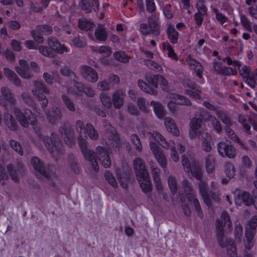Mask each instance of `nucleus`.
<instances>
[{
    "mask_svg": "<svg viewBox=\"0 0 257 257\" xmlns=\"http://www.w3.org/2000/svg\"><path fill=\"white\" fill-rule=\"evenodd\" d=\"M232 222L229 214L225 211L223 212L219 219L216 221L217 239L219 244L223 245L224 232L229 231L232 229Z\"/></svg>",
    "mask_w": 257,
    "mask_h": 257,
    "instance_id": "nucleus-1",
    "label": "nucleus"
},
{
    "mask_svg": "<svg viewBox=\"0 0 257 257\" xmlns=\"http://www.w3.org/2000/svg\"><path fill=\"white\" fill-rule=\"evenodd\" d=\"M150 146L153 154L160 166L163 169H166L167 167V161L163 151L156 143H150Z\"/></svg>",
    "mask_w": 257,
    "mask_h": 257,
    "instance_id": "nucleus-10",
    "label": "nucleus"
},
{
    "mask_svg": "<svg viewBox=\"0 0 257 257\" xmlns=\"http://www.w3.org/2000/svg\"><path fill=\"white\" fill-rule=\"evenodd\" d=\"M39 50L40 53L45 56L53 57L52 51L47 46H41L39 47Z\"/></svg>",
    "mask_w": 257,
    "mask_h": 257,
    "instance_id": "nucleus-63",
    "label": "nucleus"
},
{
    "mask_svg": "<svg viewBox=\"0 0 257 257\" xmlns=\"http://www.w3.org/2000/svg\"><path fill=\"white\" fill-rule=\"evenodd\" d=\"M150 104L153 106L154 111L157 116L160 119H162L165 114L164 107L162 104L161 103L156 102L154 100H152Z\"/></svg>",
    "mask_w": 257,
    "mask_h": 257,
    "instance_id": "nucleus-36",
    "label": "nucleus"
},
{
    "mask_svg": "<svg viewBox=\"0 0 257 257\" xmlns=\"http://www.w3.org/2000/svg\"><path fill=\"white\" fill-rule=\"evenodd\" d=\"M208 120L210 121L214 130L217 133L220 134L222 132V128L221 124L219 121L214 116L209 115Z\"/></svg>",
    "mask_w": 257,
    "mask_h": 257,
    "instance_id": "nucleus-44",
    "label": "nucleus"
},
{
    "mask_svg": "<svg viewBox=\"0 0 257 257\" xmlns=\"http://www.w3.org/2000/svg\"><path fill=\"white\" fill-rule=\"evenodd\" d=\"M215 159L214 157L209 154L205 158V168L208 174H212L215 170Z\"/></svg>",
    "mask_w": 257,
    "mask_h": 257,
    "instance_id": "nucleus-37",
    "label": "nucleus"
},
{
    "mask_svg": "<svg viewBox=\"0 0 257 257\" xmlns=\"http://www.w3.org/2000/svg\"><path fill=\"white\" fill-rule=\"evenodd\" d=\"M131 141L138 152H140L142 151V146L140 139L137 135L133 134L131 136Z\"/></svg>",
    "mask_w": 257,
    "mask_h": 257,
    "instance_id": "nucleus-54",
    "label": "nucleus"
},
{
    "mask_svg": "<svg viewBox=\"0 0 257 257\" xmlns=\"http://www.w3.org/2000/svg\"><path fill=\"white\" fill-rule=\"evenodd\" d=\"M62 99L66 107L71 111H75L76 110V106L73 100L66 95L62 96Z\"/></svg>",
    "mask_w": 257,
    "mask_h": 257,
    "instance_id": "nucleus-47",
    "label": "nucleus"
},
{
    "mask_svg": "<svg viewBox=\"0 0 257 257\" xmlns=\"http://www.w3.org/2000/svg\"><path fill=\"white\" fill-rule=\"evenodd\" d=\"M164 124L168 132L176 136L179 135V131L175 121L170 117H166L164 119Z\"/></svg>",
    "mask_w": 257,
    "mask_h": 257,
    "instance_id": "nucleus-27",
    "label": "nucleus"
},
{
    "mask_svg": "<svg viewBox=\"0 0 257 257\" xmlns=\"http://www.w3.org/2000/svg\"><path fill=\"white\" fill-rule=\"evenodd\" d=\"M182 185L184 188L187 198H188V197L189 196H193L195 194L192 186L190 185L187 179H184L183 180Z\"/></svg>",
    "mask_w": 257,
    "mask_h": 257,
    "instance_id": "nucleus-51",
    "label": "nucleus"
},
{
    "mask_svg": "<svg viewBox=\"0 0 257 257\" xmlns=\"http://www.w3.org/2000/svg\"><path fill=\"white\" fill-rule=\"evenodd\" d=\"M149 164L157 190H162L163 186L160 177V169L158 167L156 163L153 160L150 161Z\"/></svg>",
    "mask_w": 257,
    "mask_h": 257,
    "instance_id": "nucleus-15",
    "label": "nucleus"
},
{
    "mask_svg": "<svg viewBox=\"0 0 257 257\" xmlns=\"http://www.w3.org/2000/svg\"><path fill=\"white\" fill-rule=\"evenodd\" d=\"M240 198L242 202L246 206H250L252 204H254V200L250 194L247 192H242L240 195Z\"/></svg>",
    "mask_w": 257,
    "mask_h": 257,
    "instance_id": "nucleus-50",
    "label": "nucleus"
},
{
    "mask_svg": "<svg viewBox=\"0 0 257 257\" xmlns=\"http://www.w3.org/2000/svg\"><path fill=\"white\" fill-rule=\"evenodd\" d=\"M79 71L82 77L89 82L94 83L98 80L97 72L89 66H81L79 67Z\"/></svg>",
    "mask_w": 257,
    "mask_h": 257,
    "instance_id": "nucleus-13",
    "label": "nucleus"
},
{
    "mask_svg": "<svg viewBox=\"0 0 257 257\" xmlns=\"http://www.w3.org/2000/svg\"><path fill=\"white\" fill-rule=\"evenodd\" d=\"M10 145L11 147L19 154L23 155V151L20 144L14 140L10 141Z\"/></svg>",
    "mask_w": 257,
    "mask_h": 257,
    "instance_id": "nucleus-56",
    "label": "nucleus"
},
{
    "mask_svg": "<svg viewBox=\"0 0 257 257\" xmlns=\"http://www.w3.org/2000/svg\"><path fill=\"white\" fill-rule=\"evenodd\" d=\"M239 72L246 83L250 87L254 88L257 81V69L251 73L250 68L246 66H244L239 68Z\"/></svg>",
    "mask_w": 257,
    "mask_h": 257,
    "instance_id": "nucleus-8",
    "label": "nucleus"
},
{
    "mask_svg": "<svg viewBox=\"0 0 257 257\" xmlns=\"http://www.w3.org/2000/svg\"><path fill=\"white\" fill-rule=\"evenodd\" d=\"M102 125L105 129V135L110 146L111 147L118 148L121 142L115 128L106 119L102 120Z\"/></svg>",
    "mask_w": 257,
    "mask_h": 257,
    "instance_id": "nucleus-5",
    "label": "nucleus"
},
{
    "mask_svg": "<svg viewBox=\"0 0 257 257\" xmlns=\"http://www.w3.org/2000/svg\"><path fill=\"white\" fill-rule=\"evenodd\" d=\"M167 35L170 42L173 44H176L178 42V33L174 28L169 26L167 29Z\"/></svg>",
    "mask_w": 257,
    "mask_h": 257,
    "instance_id": "nucleus-43",
    "label": "nucleus"
},
{
    "mask_svg": "<svg viewBox=\"0 0 257 257\" xmlns=\"http://www.w3.org/2000/svg\"><path fill=\"white\" fill-rule=\"evenodd\" d=\"M94 35L96 39L99 41H105L108 36L106 28L103 25H100L96 28Z\"/></svg>",
    "mask_w": 257,
    "mask_h": 257,
    "instance_id": "nucleus-34",
    "label": "nucleus"
},
{
    "mask_svg": "<svg viewBox=\"0 0 257 257\" xmlns=\"http://www.w3.org/2000/svg\"><path fill=\"white\" fill-rule=\"evenodd\" d=\"M41 138L49 153L57 160L63 153L61 144L57 135L52 133L50 137L42 136Z\"/></svg>",
    "mask_w": 257,
    "mask_h": 257,
    "instance_id": "nucleus-2",
    "label": "nucleus"
},
{
    "mask_svg": "<svg viewBox=\"0 0 257 257\" xmlns=\"http://www.w3.org/2000/svg\"><path fill=\"white\" fill-rule=\"evenodd\" d=\"M3 121L5 124L11 131L18 130L19 125L14 117L9 113H4Z\"/></svg>",
    "mask_w": 257,
    "mask_h": 257,
    "instance_id": "nucleus-24",
    "label": "nucleus"
},
{
    "mask_svg": "<svg viewBox=\"0 0 257 257\" xmlns=\"http://www.w3.org/2000/svg\"><path fill=\"white\" fill-rule=\"evenodd\" d=\"M13 112L17 119L22 126L27 128L29 126L30 123L32 125L35 124V120H31L34 115L30 109L25 108L21 110L19 107L15 106L13 108Z\"/></svg>",
    "mask_w": 257,
    "mask_h": 257,
    "instance_id": "nucleus-4",
    "label": "nucleus"
},
{
    "mask_svg": "<svg viewBox=\"0 0 257 257\" xmlns=\"http://www.w3.org/2000/svg\"><path fill=\"white\" fill-rule=\"evenodd\" d=\"M42 34L36 29L31 31L32 37L38 43H43L44 42V38L42 36Z\"/></svg>",
    "mask_w": 257,
    "mask_h": 257,
    "instance_id": "nucleus-59",
    "label": "nucleus"
},
{
    "mask_svg": "<svg viewBox=\"0 0 257 257\" xmlns=\"http://www.w3.org/2000/svg\"><path fill=\"white\" fill-rule=\"evenodd\" d=\"M86 133L89 137L92 140L98 139L99 135L97 130L94 127L92 124L87 123L85 127V133Z\"/></svg>",
    "mask_w": 257,
    "mask_h": 257,
    "instance_id": "nucleus-39",
    "label": "nucleus"
},
{
    "mask_svg": "<svg viewBox=\"0 0 257 257\" xmlns=\"http://www.w3.org/2000/svg\"><path fill=\"white\" fill-rule=\"evenodd\" d=\"M97 88L100 91H108L110 89V83L106 81H99L97 83Z\"/></svg>",
    "mask_w": 257,
    "mask_h": 257,
    "instance_id": "nucleus-64",
    "label": "nucleus"
},
{
    "mask_svg": "<svg viewBox=\"0 0 257 257\" xmlns=\"http://www.w3.org/2000/svg\"><path fill=\"white\" fill-rule=\"evenodd\" d=\"M94 26V24L90 21L82 19L79 20L78 27L82 30L86 31L91 30Z\"/></svg>",
    "mask_w": 257,
    "mask_h": 257,
    "instance_id": "nucleus-41",
    "label": "nucleus"
},
{
    "mask_svg": "<svg viewBox=\"0 0 257 257\" xmlns=\"http://www.w3.org/2000/svg\"><path fill=\"white\" fill-rule=\"evenodd\" d=\"M223 245L219 244V245L222 247H226L227 253L230 257H236V248L234 244L233 241L230 239H224V237H223Z\"/></svg>",
    "mask_w": 257,
    "mask_h": 257,
    "instance_id": "nucleus-29",
    "label": "nucleus"
},
{
    "mask_svg": "<svg viewBox=\"0 0 257 257\" xmlns=\"http://www.w3.org/2000/svg\"><path fill=\"white\" fill-rule=\"evenodd\" d=\"M20 66L16 68L17 73L22 77L26 79H29L32 77L29 72V65L28 62L25 60H20L19 61Z\"/></svg>",
    "mask_w": 257,
    "mask_h": 257,
    "instance_id": "nucleus-22",
    "label": "nucleus"
},
{
    "mask_svg": "<svg viewBox=\"0 0 257 257\" xmlns=\"http://www.w3.org/2000/svg\"><path fill=\"white\" fill-rule=\"evenodd\" d=\"M216 115L225 124V126H231L233 124L232 121L227 116L226 112L220 110L217 112Z\"/></svg>",
    "mask_w": 257,
    "mask_h": 257,
    "instance_id": "nucleus-42",
    "label": "nucleus"
},
{
    "mask_svg": "<svg viewBox=\"0 0 257 257\" xmlns=\"http://www.w3.org/2000/svg\"><path fill=\"white\" fill-rule=\"evenodd\" d=\"M113 56L116 60L120 62L127 63L129 61V57L122 51L115 52L113 54Z\"/></svg>",
    "mask_w": 257,
    "mask_h": 257,
    "instance_id": "nucleus-52",
    "label": "nucleus"
},
{
    "mask_svg": "<svg viewBox=\"0 0 257 257\" xmlns=\"http://www.w3.org/2000/svg\"><path fill=\"white\" fill-rule=\"evenodd\" d=\"M142 191L145 193L151 192L152 190V184L149 175L144 177L142 179H137Z\"/></svg>",
    "mask_w": 257,
    "mask_h": 257,
    "instance_id": "nucleus-32",
    "label": "nucleus"
},
{
    "mask_svg": "<svg viewBox=\"0 0 257 257\" xmlns=\"http://www.w3.org/2000/svg\"><path fill=\"white\" fill-rule=\"evenodd\" d=\"M99 98L102 105L108 109L112 107V102L110 98L106 93L102 92L100 94Z\"/></svg>",
    "mask_w": 257,
    "mask_h": 257,
    "instance_id": "nucleus-49",
    "label": "nucleus"
},
{
    "mask_svg": "<svg viewBox=\"0 0 257 257\" xmlns=\"http://www.w3.org/2000/svg\"><path fill=\"white\" fill-rule=\"evenodd\" d=\"M224 171L226 176L229 178H232L235 175V168L230 162H226L225 164Z\"/></svg>",
    "mask_w": 257,
    "mask_h": 257,
    "instance_id": "nucleus-45",
    "label": "nucleus"
},
{
    "mask_svg": "<svg viewBox=\"0 0 257 257\" xmlns=\"http://www.w3.org/2000/svg\"><path fill=\"white\" fill-rule=\"evenodd\" d=\"M84 137L83 138L82 136L80 137V136H78V141L79 147L85 159L91 162L92 168L97 172L99 171V167L95 153L92 150L87 148L86 141L87 137L86 136Z\"/></svg>",
    "mask_w": 257,
    "mask_h": 257,
    "instance_id": "nucleus-3",
    "label": "nucleus"
},
{
    "mask_svg": "<svg viewBox=\"0 0 257 257\" xmlns=\"http://www.w3.org/2000/svg\"><path fill=\"white\" fill-rule=\"evenodd\" d=\"M81 9L85 13H90L91 12L92 8L94 11L97 13L99 10L98 0H91V4L88 0H80Z\"/></svg>",
    "mask_w": 257,
    "mask_h": 257,
    "instance_id": "nucleus-21",
    "label": "nucleus"
},
{
    "mask_svg": "<svg viewBox=\"0 0 257 257\" xmlns=\"http://www.w3.org/2000/svg\"><path fill=\"white\" fill-rule=\"evenodd\" d=\"M31 162L37 173H39L40 175L46 178H49V174L48 171L39 158L37 157H33L31 160Z\"/></svg>",
    "mask_w": 257,
    "mask_h": 257,
    "instance_id": "nucleus-17",
    "label": "nucleus"
},
{
    "mask_svg": "<svg viewBox=\"0 0 257 257\" xmlns=\"http://www.w3.org/2000/svg\"><path fill=\"white\" fill-rule=\"evenodd\" d=\"M47 43L50 49L54 50L58 53L62 54L64 51H67L66 47L62 45L55 38H49L47 40Z\"/></svg>",
    "mask_w": 257,
    "mask_h": 257,
    "instance_id": "nucleus-23",
    "label": "nucleus"
},
{
    "mask_svg": "<svg viewBox=\"0 0 257 257\" xmlns=\"http://www.w3.org/2000/svg\"><path fill=\"white\" fill-rule=\"evenodd\" d=\"M68 162L74 173H77L79 172V169L75 161L74 156L73 155H70L69 156Z\"/></svg>",
    "mask_w": 257,
    "mask_h": 257,
    "instance_id": "nucleus-60",
    "label": "nucleus"
},
{
    "mask_svg": "<svg viewBox=\"0 0 257 257\" xmlns=\"http://www.w3.org/2000/svg\"><path fill=\"white\" fill-rule=\"evenodd\" d=\"M104 177L107 182L114 188L117 187L116 181L112 174L109 171H106L104 173Z\"/></svg>",
    "mask_w": 257,
    "mask_h": 257,
    "instance_id": "nucleus-53",
    "label": "nucleus"
},
{
    "mask_svg": "<svg viewBox=\"0 0 257 257\" xmlns=\"http://www.w3.org/2000/svg\"><path fill=\"white\" fill-rule=\"evenodd\" d=\"M96 152L100 163L105 168H109L111 161L107 151L104 148L98 146L96 147Z\"/></svg>",
    "mask_w": 257,
    "mask_h": 257,
    "instance_id": "nucleus-16",
    "label": "nucleus"
},
{
    "mask_svg": "<svg viewBox=\"0 0 257 257\" xmlns=\"http://www.w3.org/2000/svg\"><path fill=\"white\" fill-rule=\"evenodd\" d=\"M206 187L207 185L206 183L201 180L199 183V191L202 196L204 202L207 206L209 207L211 205V201L209 197V194L207 192Z\"/></svg>",
    "mask_w": 257,
    "mask_h": 257,
    "instance_id": "nucleus-31",
    "label": "nucleus"
},
{
    "mask_svg": "<svg viewBox=\"0 0 257 257\" xmlns=\"http://www.w3.org/2000/svg\"><path fill=\"white\" fill-rule=\"evenodd\" d=\"M59 133L61 134L66 144L71 147L74 144V133L73 130L70 127L69 123L64 122L61 124L59 128Z\"/></svg>",
    "mask_w": 257,
    "mask_h": 257,
    "instance_id": "nucleus-9",
    "label": "nucleus"
},
{
    "mask_svg": "<svg viewBox=\"0 0 257 257\" xmlns=\"http://www.w3.org/2000/svg\"><path fill=\"white\" fill-rule=\"evenodd\" d=\"M74 86L77 89L75 92V94L79 96H81L83 95V91L84 87L82 83L78 82L77 79H73Z\"/></svg>",
    "mask_w": 257,
    "mask_h": 257,
    "instance_id": "nucleus-58",
    "label": "nucleus"
},
{
    "mask_svg": "<svg viewBox=\"0 0 257 257\" xmlns=\"http://www.w3.org/2000/svg\"><path fill=\"white\" fill-rule=\"evenodd\" d=\"M18 168L16 169L14 166L10 164L7 166V171L11 176V179L15 182H18L19 178L18 177V172H21V169L23 168V164L21 162L18 163Z\"/></svg>",
    "mask_w": 257,
    "mask_h": 257,
    "instance_id": "nucleus-28",
    "label": "nucleus"
},
{
    "mask_svg": "<svg viewBox=\"0 0 257 257\" xmlns=\"http://www.w3.org/2000/svg\"><path fill=\"white\" fill-rule=\"evenodd\" d=\"M148 22L151 33L155 36L159 35L160 34V25L158 23V19L156 17L149 18Z\"/></svg>",
    "mask_w": 257,
    "mask_h": 257,
    "instance_id": "nucleus-33",
    "label": "nucleus"
},
{
    "mask_svg": "<svg viewBox=\"0 0 257 257\" xmlns=\"http://www.w3.org/2000/svg\"><path fill=\"white\" fill-rule=\"evenodd\" d=\"M153 136L155 140L158 143H160V145L163 148L172 150L171 153V158L175 162H177L179 161V156L177 151L175 150L176 148L174 141H169L168 142L161 134L157 132L153 133Z\"/></svg>",
    "mask_w": 257,
    "mask_h": 257,
    "instance_id": "nucleus-7",
    "label": "nucleus"
},
{
    "mask_svg": "<svg viewBox=\"0 0 257 257\" xmlns=\"http://www.w3.org/2000/svg\"><path fill=\"white\" fill-rule=\"evenodd\" d=\"M133 168L137 179H142L149 175L145 163L140 158H136L133 161Z\"/></svg>",
    "mask_w": 257,
    "mask_h": 257,
    "instance_id": "nucleus-11",
    "label": "nucleus"
},
{
    "mask_svg": "<svg viewBox=\"0 0 257 257\" xmlns=\"http://www.w3.org/2000/svg\"><path fill=\"white\" fill-rule=\"evenodd\" d=\"M85 126H84L83 122L81 120H78L76 121L75 128L80 137H82L83 132L85 133Z\"/></svg>",
    "mask_w": 257,
    "mask_h": 257,
    "instance_id": "nucleus-61",
    "label": "nucleus"
},
{
    "mask_svg": "<svg viewBox=\"0 0 257 257\" xmlns=\"http://www.w3.org/2000/svg\"><path fill=\"white\" fill-rule=\"evenodd\" d=\"M240 20L242 26L249 32L252 31V29L250 25V22L247 18L243 15L240 14Z\"/></svg>",
    "mask_w": 257,
    "mask_h": 257,
    "instance_id": "nucleus-62",
    "label": "nucleus"
},
{
    "mask_svg": "<svg viewBox=\"0 0 257 257\" xmlns=\"http://www.w3.org/2000/svg\"><path fill=\"white\" fill-rule=\"evenodd\" d=\"M116 177L123 188L126 189L127 187V184L129 180V175L126 171H121L117 169L115 171Z\"/></svg>",
    "mask_w": 257,
    "mask_h": 257,
    "instance_id": "nucleus-30",
    "label": "nucleus"
},
{
    "mask_svg": "<svg viewBox=\"0 0 257 257\" xmlns=\"http://www.w3.org/2000/svg\"><path fill=\"white\" fill-rule=\"evenodd\" d=\"M224 130L225 131L226 134L230 139H231L235 143H237L242 149L245 150L248 149V147L245 145L243 142L239 139L234 131H233L230 128V126H225Z\"/></svg>",
    "mask_w": 257,
    "mask_h": 257,
    "instance_id": "nucleus-26",
    "label": "nucleus"
},
{
    "mask_svg": "<svg viewBox=\"0 0 257 257\" xmlns=\"http://www.w3.org/2000/svg\"><path fill=\"white\" fill-rule=\"evenodd\" d=\"M197 137L201 139L202 150L206 152H210L212 150L211 146L212 139L210 135L207 132H205Z\"/></svg>",
    "mask_w": 257,
    "mask_h": 257,
    "instance_id": "nucleus-25",
    "label": "nucleus"
},
{
    "mask_svg": "<svg viewBox=\"0 0 257 257\" xmlns=\"http://www.w3.org/2000/svg\"><path fill=\"white\" fill-rule=\"evenodd\" d=\"M1 92L5 99L3 100L2 98H0V103L2 106H4L6 109L8 108V104L6 101L9 102L12 105H15L16 100L9 88L3 87L1 88Z\"/></svg>",
    "mask_w": 257,
    "mask_h": 257,
    "instance_id": "nucleus-18",
    "label": "nucleus"
},
{
    "mask_svg": "<svg viewBox=\"0 0 257 257\" xmlns=\"http://www.w3.org/2000/svg\"><path fill=\"white\" fill-rule=\"evenodd\" d=\"M217 150L222 157L226 156L232 159L235 156L236 150L231 143L227 144L223 142H219L217 145Z\"/></svg>",
    "mask_w": 257,
    "mask_h": 257,
    "instance_id": "nucleus-12",
    "label": "nucleus"
},
{
    "mask_svg": "<svg viewBox=\"0 0 257 257\" xmlns=\"http://www.w3.org/2000/svg\"><path fill=\"white\" fill-rule=\"evenodd\" d=\"M204 119V116L201 113L195 114V117H193L190 122V126L196 136L201 135L205 132L199 130L201 127V123Z\"/></svg>",
    "mask_w": 257,
    "mask_h": 257,
    "instance_id": "nucleus-20",
    "label": "nucleus"
},
{
    "mask_svg": "<svg viewBox=\"0 0 257 257\" xmlns=\"http://www.w3.org/2000/svg\"><path fill=\"white\" fill-rule=\"evenodd\" d=\"M168 183L172 193L174 195L176 193L178 189L177 179L173 176H170L168 178Z\"/></svg>",
    "mask_w": 257,
    "mask_h": 257,
    "instance_id": "nucleus-48",
    "label": "nucleus"
},
{
    "mask_svg": "<svg viewBox=\"0 0 257 257\" xmlns=\"http://www.w3.org/2000/svg\"><path fill=\"white\" fill-rule=\"evenodd\" d=\"M46 117L49 122L52 124L56 125L63 117V113L60 108L54 106L50 110L45 111Z\"/></svg>",
    "mask_w": 257,
    "mask_h": 257,
    "instance_id": "nucleus-14",
    "label": "nucleus"
},
{
    "mask_svg": "<svg viewBox=\"0 0 257 257\" xmlns=\"http://www.w3.org/2000/svg\"><path fill=\"white\" fill-rule=\"evenodd\" d=\"M73 45L78 48H83L86 46L85 40L83 37H77L72 40Z\"/></svg>",
    "mask_w": 257,
    "mask_h": 257,
    "instance_id": "nucleus-57",
    "label": "nucleus"
},
{
    "mask_svg": "<svg viewBox=\"0 0 257 257\" xmlns=\"http://www.w3.org/2000/svg\"><path fill=\"white\" fill-rule=\"evenodd\" d=\"M4 73L8 79L12 82L15 85L20 86L21 83L17 74L9 68H4Z\"/></svg>",
    "mask_w": 257,
    "mask_h": 257,
    "instance_id": "nucleus-35",
    "label": "nucleus"
},
{
    "mask_svg": "<svg viewBox=\"0 0 257 257\" xmlns=\"http://www.w3.org/2000/svg\"><path fill=\"white\" fill-rule=\"evenodd\" d=\"M36 29L41 34L46 35H50L52 32V28L49 25H39Z\"/></svg>",
    "mask_w": 257,
    "mask_h": 257,
    "instance_id": "nucleus-55",
    "label": "nucleus"
},
{
    "mask_svg": "<svg viewBox=\"0 0 257 257\" xmlns=\"http://www.w3.org/2000/svg\"><path fill=\"white\" fill-rule=\"evenodd\" d=\"M187 199L188 201L190 202L193 204L195 210L197 212L198 216L201 218H202L203 216V214L202 211L200 204L199 202V200L196 198V195L195 194L193 196H189L188 197Z\"/></svg>",
    "mask_w": 257,
    "mask_h": 257,
    "instance_id": "nucleus-40",
    "label": "nucleus"
},
{
    "mask_svg": "<svg viewBox=\"0 0 257 257\" xmlns=\"http://www.w3.org/2000/svg\"><path fill=\"white\" fill-rule=\"evenodd\" d=\"M189 172H191L192 176L196 179L199 181L201 180L203 173L198 163L196 162L193 163L191 167L189 169Z\"/></svg>",
    "mask_w": 257,
    "mask_h": 257,
    "instance_id": "nucleus-38",
    "label": "nucleus"
},
{
    "mask_svg": "<svg viewBox=\"0 0 257 257\" xmlns=\"http://www.w3.org/2000/svg\"><path fill=\"white\" fill-rule=\"evenodd\" d=\"M60 72L61 74L63 76L70 77L73 80L77 79V77L76 76L75 73L68 66H65L61 68L60 70Z\"/></svg>",
    "mask_w": 257,
    "mask_h": 257,
    "instance_id": "nucleus-46",
    "label": "nucleus"
},
{
    "mask_svg": "<svg viewBox=\"0 0 257 257\" xmlns=\"http://www.w3.org/2000/svg\"><path fill=\"white\" fill-rule=\"evenodd\" d=\"M160 75L147 76L146 80L148 83L153 88L150 87L148 83L142 80L139 79L138 83L139 87L144 91L152 95H157V91L155 89L158 87Z\"/></svg>",
    "mask_w": 257,
    "mask_h": 257,
    "instance_id": "nucleus-6",
    "label": "nucleus"
},
{
    "mask_svg": "<svg viewBox=\"0 0 257 257\" xmlns=\"http://www.w3.org/2000/svg\"><path fill=\"white\" fill-rule=\"evenodd\" d=\"M126 95L124 91L121 89L114 91L112 95V102L115 109H120L123 106Z\"/></svg>",
    "mask_w": 257,
    "mask_h": 257,
    "instance_id": "nucleus-19",
    "label": "nucleus"
}]
</instances>
